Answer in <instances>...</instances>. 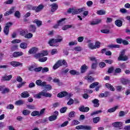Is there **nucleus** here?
<instances>
[{
	"mask_svg": "<svg viewBox=\"0 0 130 130\" xmlns=\"http://www.w3.org/2000/svg\"><path fill=\"white\" fill-rule=\"evenodd\" d=\"M121 73V69L120 68H116L114 70V75H116L117 74H120Z\"/></svg>",
	"mask_w": 130,
	"mask_h": 130,
	"instance_id": "nucleus-44",
	"label": "nucleus"
},
{
	"mask_svg": "<svg viewBox=\"0 0 130 130\" xmlns=\"http://www.w3.org/2000/svg\"><path fill=\"white\" fill-rule=\"evenodd\" d=\"M69 73H70L71 75H79V72H77L76 70H71Z\"/></svg>",
	"mask_w": 130,
	"mask_h": 130,
	"instance_id": "nucleus-45",
	"label": "nucleus"
},
{
	"mask_svg": "<svg viewBox=\"0 0 130 130\" xmlns=\"http://www.w3.org/2000/svg\"><path fill=\"white\" fill-rule=\"evenodd\" d=\"M73 27V25H66L62 27V30H68V29H70V28H72Z\"/></svg>",
	"mask_w": 130,
	"mask_h": 130,
	"instance_id": "nucleus-34",
	"label": "nucleus"
},
{
	"mask_svg": "<svg viewBox=\"0 0 130 130\" xmlns=\"http://www.w3.org/2000/svg\"><path fill=\"white\" fill-rule=\"evenodd\" d=\"M102 110H98L94 111L90 114V115L91 116H93V115H96L97 114H99V113H102Z\"/></svg>",
	"mask_w": 130,
	"mask_h": 130,
	"instance_id": "nucleus-36",
	"label": "nucleus"
},
{
	"mask_svg": "<svg viewBox=\"0 0 130 130\" xmlns=\"http://www.w3.org/2000/svg\"><path fill=\"white\" fill-rule=\"evenodd\" d=\"M43 8H44V6L43 5H40L38 7H34V8H32V10L35 11L37 13H39V12H40L41 11H42V10H43Z\"/></svg>",
	"mask_w": 130,
	"mask_h": 130,
	"instance_id": "nucleus-8",
	"label": "nucleus"
},
{
	"mask_svg": "<svg viewBox=\"0 0 130 130\" xmlns=\"http://www.w3.org/2000/svg\"><path fill=\"white\" fill-rule=\"evenodd\" d=\"M79 110L81 112H88V111L90 110V108H89L88 107H85V106H82L79 108Z\"/></svg>",
	"mask_w": 130,
	"mask_h": 130,
	"instance_id": "nucleus-11",
	"label": "nucleus"
},
{
	"mask_svg": "<svg viewBox=\"0 0 130 130\" xmlns=\"http://www.w3.org/2000/svg\"><path fill=\"white\" fill-rule=\"evenodd\" d=\"M81 70L82 74H84V73H85V72L88 70V67H87L86 64H83L82 66H81Z\"/></svg>",
	"mask_w": 130,
	"mask_h": 130,
	"instance_id": "nucleus-24",
	"label": "nucleus"
},
{
	"mask_svg": "<svg viewBox=\"0 0 130 130\" xmlns=\"http://www.w3.org/2000/svg\"><path fill=\"white\" fill-rule=\"evenodd\" d=\"M10 31V28L8 26H5L4 28V32L5 35H9V32Z\"/></svg>",
	"mask_w": 130,
	"mask_h": 130,
	"instance_id": "nucleus-32",
	"label": "nucleus"
},
{
	"mask_svg": "<svg viewBox=\"0 0 130 130\" xmlns=\"http://www.w3.org/2000/svg\"><path fill=\"white\" fill-rule=\"evenodd\" d=\"M85 11V8H81L80 9H75L74 8H69L68 10V13L69 14L72 13L73 15H78V14H81Z\"/></svg>",
	"mask_w": 130,
	"mask_h": 130,
	"instance_id": "nucleus-1",
	"label": "nucleus"
},
{
	"mask_svg": "<svg viewBox=\"0 0 130 130\" xmlns=\"http://www.w3.org/2000/svg\"><path fill=\"white\" fill-rule=\"evenodd\" d=\"M41 93L42 96H44V97H49V98H50V97L52 96V94H51V93L49 92H47L46 91V90H43L41 92Z\"/></svg>",
	"mask_w": 130,
	"mask_h": 130,
	"instance_id": "nucleus-10",
	"label": "nucleus"
},
{
	"mask_svg": "<svg viewBox=\"0 0 130 130\" xmlns=\"http://www.w3.org/2000/svg\"><path fill=\"white\" fill-rule=\"evenodd\" d=\"M26 33H28V31L27 30H22L20 31V34L21 35V36H26Z\"/></svg>",
	"mask_w": 130,
	"mask_h": 130,
	"instance_id": "nucleus-47",
	"label": "nucleus"
},
{
	"mask_svg": "<svg viewBox=\"0 0 130 130\" xmlns=\"http://www.w3.org/2000/svg\"><path fill=\"white\" fill-rule=\"evenodd\" d=\"M109 47H110V48H119V47H120V46L119 45H110L109 46Z\"/></svg>",
	"mask_w": 130,
	"mask_h": 130,
	"instance_id": "nucleus-40",
	"label": "nucleus"
},
{
	"mask_svg": "<svg viewBox=\"0 0 130 130\" xmlns=\"http://www.w3.org/2000/svg\"><path fill=\"white\" fill-rule=\"evenodd\" d=\"M80 122L77 120H74L72 122V125H77L79 124Z\"/></svg>",
	"mask_w": 130,
	"mask_h": 130,
	"instance_id": "nucleus-50",
	"label": "nucleus"
},
{
	"mask_svg": "<svg viewBox=\"0 0 130 130\" xmlns=\"http://www.w3.org/2000/svg\"><path fill=\"white\" fill-rule=\"evenodd\" d=\"M112 126H114V127H121L122 123L121 122H115L112 123Z\"/></svg>",
	"mask_w": 130,
	"mask_h": 130,
	"instance_id": "nucleus-17",
	"label": "nucleus"
},
{
	"mask_svg": "<svg viewBox=\"0 0 130 130\" xmlns=\"http://www.w3.org/2000/svg\"><path fill=\"white\" fill-rule=\"evenodd\" d=\"M24 104V102L21 100H18L15 102V105H23Z\"/></svg>",
	"mask_w": 130,
	"mask_h": 130,
	"instance_id": "nucleus-41",
	"label": "nucleus"
},
{
	"mask_svg": "<svg viewBox=\"0 0 130 130\" xmlns=\"http://www.w3.org/2000/svg\"><path fill=\"white\" fill-rule=\"evenodd\" d=\"M101 32H102V33H104L105 34H109L110 31L109 29H102Z\"/></svg>",
	"mask_w": 130,
	"mask_h": 130,
	"instance_id": "nucleus-52",
	"label": "nucleus"
},
{
	"mask_svg": "<svg viewBox=\"0 0 130 130\" xmlns=\"http://www.w3.org/2000/svg\"><path fill=\"white\" fill-rule=\"evenodd\" d=\"M20 47L22 49H26L28 47V44L26 43H22L20 45Z\"/></svg>",
	"mask_w": 130,
	"mask_h": 130,
	"instance_id": "nucleus-28",
	"label": "nucleus"
},
{
	"mask_svg": "<svg viewBox=\"0 0 130 130\" xmlns=\"http://www.w3.org/2000/svg\"><path fill=\"white\" fill-rule=\"evenodd\" d=\"M36 84L38 86H41V87H44L46 85V82H43L41 81V80H38L36 81Z\"/></svg>",
	"mask_w": 130,
	"mask_h": 130,
	"instance_id": "nucleus-13",
	"label": "nucleus"
},
{
	"mask_svg": "<svg viewBox=\"0 0 130 130\" xmlns=\"http://www.w3.org/2000/svg\"><path fill=\"white\" fill-rule=\"evenodd\" d=\"M48 71H49V69L47 67H45V68L42 69V73H47V72H48Z\"/></svg>",
	"mask_w": 130,
	"mask_h": 130,
	"instance_id": "nucleus-55",
	"label": "nucleus"
},
{
	"mask_svg": "<svg viewBox=\"0 0 130 130\" xmlns=\"http://www.w3.org/2000/svg\"><path fill=\"white\" fill-rule=\"evenodd\" d=\"M113 71H114V68L110 67V68H109V69L108 70V74H112V72H113Z\"/></svg>",
	"mask_w": 130,
	"mask_h": 130,
	"instance_id": "nucleus-61",
	"label": "nucleus"
},
{
	"mask_svg": "<svg viewBox=\"0 0 130 130\" xmlns=\"http://www.w3.org/2000/svg\"><path fill=\"white\" fill-rule=\"evenodd\" d=\"M121 82L123 85H126V84L129 83L128 80L124 78L121 79Z\"/></svg>",
	"mask_w": 130,
	"mask_h": 130,
	"instance_id": "nucleus-31",
	"label": "nucleus"
},
{
	"mask_svg": "<svg viewBox=\"0 0 130 130\" xmlns=\"http://www.w3.org/2000/svg\"><path fill=\"white\" fill-rule=\"evenodd\" d=\"M14 16L16 18H17L18 19H20L21 17V13H20V11H17L14 13Z\"/></svg>",
	"mask_w": 130,
	"mask_h": 130,
	"instance_id": "nucleus-33",
	"label": "nucleus"
},
{
	"mask_svg": "<svg viewBox=\"0 0 130 130\" xmlns=\"http://www.w3.org/2000/svg\"><path fill=\"white\" fill-rule=\"evenodd\" d=\"M24 37L25 38H27V39H30V38H32L33 37V34H31V33H28V34H26Z\"/></svg>",
	"mask_w": 130,
	"mask_h": 130,
	"instance_id": "nucleus-51",
	"label": "nucleus"
},
{
	"mask_svg": "<svg viewBox=\"0 0 130 130\" xmlns=\"http://www.w3.org/2000/svg\"><path fill=\"white\" fill-rule=\"evenodd\" d=\"M57 97H59V98H62V97H66L67 99H70V98L72 97V94L69 93L67 91H62L58 93Z\"/></svg>",
	"mask_w": 130,
	"mask_h": 130,
	"instance_id": "nucleus-3",
	"label": "nucleus"
},
{
	"mask_svg": "<svg viewBox=\"0 0 130 130\" xmlns=\"http://www.w3.org/2000/svg\"><path fill=\"white\" fill-rule=\"evenodd\" d=\"M106 87H107V88H108V89H110V90L111 91H115V89L114 88V87L111 85V84H109V83H106Z\"/></svg>",
	"mask_w": 130,
	"mask_h": 130,
	"instance_id": "nucleus-26",
	"label": "nucleus"
},
{
	"mask_svg": "<svg viewBox=\"0 0 130 130\" xmlns=\"http://www.w3.org/2000/svg\"><path fill=\"white\" fill-rule=\"evenodd\" d=\"M10 64H11V66L14 67H20V66L23 67V63L20 62L16 61L10 62Z\"/></svg>",
	"mask_w": 130,
	"mask_h": 130,
	"instance_id": "nucleus-9",
	"label": "nucleus"
},
{
	"mask_svg": "<svg viewBox=\"0 0 130 130\" xmlns=\"http://www.w3.org/2000/svg\"><path fill=\"white\" fill-rule=\"evenodd\" d=\"M57 10V5L56 4H53L52 5V8L51 9V12H55Z\"/></svg>",
	"mask_w": 130,
	"mask_h": 130,
	"instance_id": "nucleus-29",
	"label": "nucleus"
},
{
	"mask_svg": "<svg viewBox=\"0 0 130 130\" xmlns=\"http://www.w3.org/2000/svg\"><path fill=\"white\" fill-rule=\"evenodd\" d=\"M26 84V82H21V83H19L16 85L17 88H18V89H20V88H22L23 87V85H25Z\"/></svg>",
	"mask_w": 130,
	"mask_h": 130,
	"instance_id": "nucleus-49",
	"label": "nucleus"
},
{
	"mask_svg": "<svg viewBox=\"0 0 130 130\" xmlns=\"http://www.w3.org/2000/svg\"><path fill=\"white\" fill-rule=\"evenodd\" d=\"M66 18H61V19L59 20L58 21V24H56L54 26V28H57V27H58V26L61 25V23H62V22H63V21H66Z\"/></svg>",
	"mask_w": 130,
	"mask_h": 130,
	"instance_id": "nucleus-21",
	"label": "nucleus"
},
{
	"mask_svg": "<svg viewBox=\"0 0 130 130\" xmlns=\"http://www.w3.org/2000/svg\"><path fill=\"white\" fill-rule=\"evenodd\" d=\"M58 115V111H55L54 112L53 115L49 117V121H53V120H55L56 118H57V116Z\"/></svg>",
	"mask_w": 130,
	"mask_h": 130,
	"instance_id": "nucleus-7",
	"label": "nucleus"
},
{
	"mask_svg": "<svg viewBox=\"0 0 130 130\" xmlns=\"http://www.w3.org/2000/svg\"><path fill=\"white\" fill-rule=\"evenodd\" d=\"M67 110L68 108L67 107H64L60 109V113H65V112H67Z\"/></svg>",
	"mask_w": 130,
	"mask_h": 130,
	"instance_id": "nucleus-38",
	"label": "nucleus"
},
{
	"mask_svg": "<svg viewBox=\"0 0 130 130\" xmlns=\"http://www.w3.org/2000/svg\"><path fill=\"white\" fill-rule=\"evenodd\" d=\"M41 96L42 95L41 94V92L39 94H35L34 97L35 98H37V99H40V98H41Z\"/></svg>",
	"mask_w": 130,
	"mask_h": 130,
	"instance_id": "nucleus-59",
	"label": "nucleus"
},
{
	"mask_svg": "<svg viewBox=\"0 0 130 130\" xmlns=\"http://www.w3.org/2000/svg\"><path fill=\"white\" fill-rule=\"evenodd\" d=\"M61 41H62V38H61V37H60V39H52L50 40L49 41L48 44H49L50 46H56L55 45H54L55 43H58V42H61Z\"/></svg>",
	"mask_w": 130,
	"mask_h": 130,
	"instance_id": "nucleus-5",
	"label": "nucleus"
},
{
	"mask_svg": "<svg viewBox=\"0 0 130 130\" xmlns=\"http://www.w3.org/2000/svg\"><path fill=\"white\" fill-rule=\"evenodd\" d=\"M46 60H47V57L40 58L39 59V61H40V62H45Z\"/></svg>",
	"mask_w": 130,
	"mask_h": 130,
	"instance_id": "nucleus-46",
	"label": "nucleus"
},
{
	"mask_svg": "<svg viewBox=\"0 0 130 130\" xmlns=\"http://www.w3.org/2000/svg\"><path fill=\"white\" fill-rule=\"evenodd\" d=\"M115 24L117 27H121L122 26V21L117 20L115 21Z\"/></svg>",
	"mask_w": 130,
	"mask_h": 130,
	"instance_id": "nucleus-25",
	"label": "nucleus"
},
{
	"mask_svg": "<svg viewBox=\"0 0 130 130\" xmlns=\"http://www.w3.org/2000/svg\"><path fill=\"white\" fill-rule=\"evenodd\" d=\"M30 111L28 110H24L22 112L23 115H29L30 113Z\"/></svg>",
	"mask_w": 130,
	"mask_h": 130,
	"instance_id": "nucleus-39",
	"label": "nucleus"
},
{
	"mask_svg": "<svg viewBox=\"0 0 130 130\" xmlns=\"http://www.w3.org/2000/svg\"><path fill=\"white\" fill-rule=\"evenodd\" d=\"M100 121V117H96L95 118H93V122L94 123H98Z\"/></svg>",
	"mask_w": 130,
	"mask_h": 130,
	"instance_id": "nucleus-37",
	"label": "nucleus"
},
{
	"mask_svg": "<svg viewBox=\"0 0 130 130\" xmlns=\"http://www.w3.org/2000/svg\"><path fill=\"white\" fill-rule=\"evenodd\" d=\"M125 114H126V113L125 112H124V111H121L119 113V116L120 117H121L122 116H124V115H125Z\"/></svg>",
	"mask_w": 130,
	"mask_h": 130,
	"instance_id": "nucleus-53",
	"label": "nucleus"
},
{
	"mask_svg": "<svg viewBox=\"0 0 130 130\" xmlns=\"http://www.w3.org/2000/svg\"><path fill=\"white\" fill-rule=\"evenodd\" d=\"M92 103H93L94 107H99V105H100V104H99V100L97 99L92 100Z\"/></svg>",
	"mask_w": 130,
	"mask_h": 130,
	"instance_id": "nucleus-16",
	"label": "nucleus"
},
{
	"mask_svg": "<svg viewBox=\"0 0 130 130\" xmlns=\"http://www.w3.org/2000/svg\"><path fill=\"white\" fill-rule=\"evenodd\" d=\"M12 78H13V76L12 75L8 76L7 74H5L3 77H2V81H10Z\"/></svg>",
	"mask_w": 130,
	"mask_h": 130,
	"instance_id": "nucleus-12",
	"label": "nucleus"
},
{
	"mask_svg": "<svg viewBox=\"0 0 130 130\" xmlns=\"http://www.w3.org/2000/svg\"><path fill=\"white\" fill-rule=\"evenodd\" d=\"M29 31V32H32V33L35 32L36 31V26L34 25H30Z\"/></svg>",
	"mask_w": 130,
	"mask_h": 130,
	"instance_id": "nucleus-23",
	"label": "nucleus"
},
{
	"mask_svg": "<svg viewBox=\"0 0 130 130\" xmlns=\"http://www.w3.org/2000/svg\"><path fill=\"white\" fill-rule=\"evenodd\" d=\"M85 79H86V80H88L89 81V82H92V81H93V78L90 76H86Z\"/></svg>",
	"mask_w": 130,
	"mask_h": 130,
	"instance_id": "nucleus-58",
	"label": "nucleus"
},
{
	"mask_svg": "<svg viewBox=\"0 0 130 130\" xmlns=\"http://www.w3.org/2000/svg\"><path fill=\"white\" fill-rule=\"evenodd\" d=\"M16 81L19 83H22V82H23V79H22V77H21V76H17L16 78Z\"/></svg>",
	"mask_w": 130,
	"mask_h": 130,
	"instance_id": "nucleus-56",
	"label": "nucleus"
},
{
	"mask_svg": "<svg viewBox=\"0 0 130 130\" xmlns=\"http://www.w3.org/2000/svg\"><path fill=\"white\" fill-rule=\"evenodd\" d=\"M21 96L22 98H28V97H30V94L28 91H24L21 93Z\"/></svg>",
	"mask_w": 130,
	"mask_h": 130,
	"instance_id": "nucleus-19",
	"label": "nucleus"
},
{
	"mask_svg": "<svg viewBox=\"0 0 130 130\" xmlns=\"http://www.w3.org/2000/svg\"><path fill=\"white\" fill-rule=\"evenodd\" d=\"M24 54V53L21 51L14 52L13 54L14 57H19V56H22Z\"/></svg>",
	"mask_w": 130,
	"mask_h": 130,
	"instance_id": "nucleus-14",
	"label": "nucleus"
},
{
	"mask_svg": "<svg viewBox=\"0 0 130 130\" xmlns=\"http://www.w3.org/2000/svg\"><path fill=\"white\" fill-rule=\"evenodd\" d=\"M38 51V48L32 47L30 49H29L28 52L30 54H32V53H36Z\"/></svg>",
	"mask_w": 130,
	"mask_h": 130,
	"instance_id": "nucleus-18",
	"label": "nucleus"
},
{
	"mask_svg": "<svg viewBox=\"0 0 130 130\" xmlns=\"http://www.w3.org/2000/svg\"><path fill=\"white\" fill-rule=\"evenodd\" d=\"M13 13H15V8H12L9 11L5 12L4 14V16L7 17V16H9V15H11Z\"/></svg>",
	"mask_w": 130,
	"mask_h": 130,
	"instance_id": "nucleus-15",
	"label": "nucleus"
},
{
	"mask_svg": "<svg viewBox=\"0 0 130 130\" xmlns=\"http://www.w3.org/2000/svg\"><path fill=\"white\" fill-rule=\"evenodd\" d=\"M102 21V20L101 19H95L90 23V25H98V24H100Z\"/></svg>",
	"mask_w": 130,
	"mask_h": 130,
	"instance_id": "nucleus-20",
	"label": "nucleus"
},
{
	"mask_svg": "<svg viewBox=\"0 0 130 130\" xmlns=\"http://www.w3.org/2000/svg\"><path fill=\"white\" fill-rule=\"evenodd\" d=\"M100 47V43L99 41H97L94 45V48L96 49V48H99Z\"/></svg>",
	"mask_w": 130,
	"mask_h": 130,
	"instance_id": "nucleus-57",
	"label": "nucleus"
},
{
	"mask_svg": "<svg viewBox=\"0 0 130 130\" xmlns=\"http://www.w3.org/2000/svg\"><path fill=\"white\" fill-rule=\"evenodd\" d=\"M125 54V52L124 50H122V51L120 53V55L118 57V60H123L124 61L127 60L128 58Z\"/></svg>",
	"mask_w": 130,
	"mask_h": 130,
	"instance_id": "nucleus-4",
	"label": "nucleus"
},
{
	"mask_svg": "<svg viewBox=\"0 0 130 130\" xmlns=\"http://www.w3.org/2000/svg\"><path fill=\"white\" fill-rule=\"evenodd\" d=\"M106 12L104 10H99L97 12L98 15H105Z\"/></svg>",
	"mask_w": 130,
	"mask_h": 130,
	"instance_id": "nucleus-43",
	"label": "nucleus"
},
{
	"mask_svg": "<svg viewBox=\"0 0 130 130\" xmlns=\"http://www.w3.org/2000/svg\"><path fill=\"white\" fill-rule=\"evenodd\" d=\"M33 23L36 24L38 27H40V26H42V21L38 19H35V20H34Z\"/></svg>",
	"mask_w": 130,
	"mask_h": 130,
	"instance_id": "nucleus-22",
	"label": "nucleus"
},
{
	"mask_svg": "<svg viewBox=\"0 0 130 130\" xmlns=\"http://www.w3.org/2000/svg\"><path fill=\"white\" fill-rule=\"evenodd\" d=\"M89 59L91 61H95V62H97V59L95 57H89Z\"/></svg>",
	"mask_w": 130,
	"mask_h": 130,
	"instance_id": "nucleus-63",
	"label": "nucleus"
},
{
	"mask_svg": "<svg viewBox=\"0 0 130 130\" xmlns=\"http://www.w3.org/2000/svg\"><path fill=\"white\" fill-rule=\"evenodd\" d=\"M21 41L20 40H14L11 42L13 44H15V43H20V42H21Z\"/></svg>",
	"mask_w": 130,
	"mask_h": 130,
	"instance_id": "nucleus-64",
	"label": "nucleus"
},
{
	"mask_svg": "<svg viewBox=\"0 0 130 130\" xmlns=\"http://www.w3.org/2000/svg\"><path fill=\"white\" fill-rule=\"evenodd\" d=\"M117 108H118V107L117 106L111 108L108 110L107 112H108L109 113H112V112H114V111H115V110H116Z\"/></svg>",
	"mask_w": 130,
	"mask_h": 130,
	"instance_id": "nucleus-27",
	"label": "nucleus"
},
{
	"mask_svg": "<svg viewBox=\"0 0 130 130\" xmlns=\"http://www.w3.org/2000/svg\"><path fill=\"white\" fill-rule=\"evenodd\" d=\"M88 46L90 49H95V46L93 43L88 44Z\"/></svg>",
	"mask_w": 130,
	"mask_h": 130,
	"instance_id": "nucleus-42",
	"label": "nucleus"
},
{
	"mask_svg": "<svg viewBox=\"0 0 130 130\" xmlns=\"http://www.w3.org/2000/svg\"><path fill=\"white\" fill-rule=\"evenodd\" d=\"M10 89L8 88H4V90H3V91H2V94H6L7 93H10Z\"/></svg>",
	"mask_w": 130,
	"mask_h": 130,
	"instance_id": "nucleus-48",
	"label": "nucleus"
},
{
	"mask_svg": "<svg viewBox=\"0 0 130 130\" xmlns=\"http://www.w3.org/2000/svg\"><path fill=\"white\" fill-rule=\"evenodd\" d=\"M31 116H37L38 115L39 116V111H34L31 113Z\"/></svg>",
	"mask_w": 130,
	"mask_h": 130,
	"instance_id": "nucleus-35",
	"label": "nucleus"
},
{
	"mask_svg": "<svg viewBox=\"0 0 130 130\" xmlns=\"http://www.w3.org/2000/svg\"><path fill=\"white\" fill-rule=\"evenodd\" d=\"M75 113H76V112H75V111L71 112L69 114V117H75Z\"/></svg>",
	"mask_w": 130,
	"mask_h": 130,
	"instance_id": "nucleus-60",
	"label": "nucleus"
},
{
	"mask_svg": "<svg viewBox=\"0 0 130 130\" xmlns=\"http://www.w3.org/2000/svg\"><path fill=\"white\" fill-rule=\"evenodd\" d=\"M76 129L92 130V126L90 125H78L76 127Z\"/></svg>",
	"mask_w": 130,
	"mask_h": 130,
	"instance_id": "nucleus-6",
	"label": "nucleus"
},
{
	"mask_svg": "<svg viewBox=\"0 0 130 130\" xmlns=\"http://www.w3.org/2000/svg\"><path fill=\"white\" fill-rule=\"evenodd\" d=\"M98 85H99V82H94L90 85L89 88L90 89H93V88H95V87H97V86H98Z\"/></svg>",
	"mask_w": 130,
	"mask_h": 130,
	"instance_id": "nucleus-30",
	"label": "nucleus"
},
{
	"mask_svg": "<svg viewBox=\"0 0 130 130\" xmlns=\"http://www.w3.org/2000/svg\"><path fill=\"white\" fill-rule=\"evenodd\" d=\"M68 63L66 61V60H59L53 66V70H57L58 68L62 66H67Z\"/></svg>",
	"mask_w": 130,
	"mask_h": 130,
	"instance_id": "nucleus-2",
	"label": "nucleus"
},
{
	"mask_svg": "<svg viewBox=\"0 0 130 130\" xmlns=\"http://www.w3.org/2000/svg\"><path fill=\"white\" fill-rule=\"evenodd\" d=\"M77 44H78V42L77 41H75L74 42H70L69 43V45H70V46H72L73 45H77Z\"/></svg>",
	"mask_w": 130,
	"mask_h": 130,
	"instance_id": "nucleus-54",
	"label": "nucleus"
},
{
	"mask_svg": "<svg viewBox=\"0 0 130 130\" xmlns=\"http://www.w3.org/2000/svg\"><path fill=\"white\" fill-rule=\"evenodd\" d=\"M7 109H14V107L12 104L8 105L6 107Z\"/></svg>",
	"mask_w": 130,
	"mask_h": 130,
	"instance_id": "nucleus-62",
	"label": "nucleus"
}]
</instances>
